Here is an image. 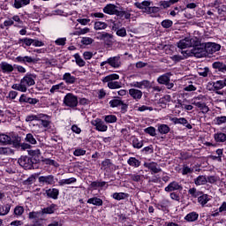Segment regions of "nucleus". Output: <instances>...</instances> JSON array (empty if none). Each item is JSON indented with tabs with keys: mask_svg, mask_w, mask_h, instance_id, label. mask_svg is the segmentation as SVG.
Masks as SVG:
<instances>
[{
	"mask_svg": "<svg viewBox=\"0 0 226 226\" xmlns=\"http://www.w3.org/2000/svg\"><path fill=\"white\" fill-rule=\"evenodd\" d=\"M36 79V75L26 73L21 79L19 84H13L11 86V89L15 91H19L20 93H26L27 87H31V86H34L36 82L34 79Z\"/></svg>",
	"mask_w": 226,
	"mask_h": 226,
	"instance_id": "1",
	"label": "nucleus"
},
{
	"mask_svg": "<svg viewBox=\"0 0 226 226\" xmlns=\"http://www.w3.org/2000/svg\"><path fill=\"white\" fill-rule=\"evenodd\" d=\"M114 80H119V76L116 73L109 74L102 79V82H107L109 89H120L121 82Z\"/></svg>",
	"mask_w": 226,
	"mask_h": 226,
	"instance_id": "2",
	"label": "nucleus"
},
{
	"mask_svg": "<svg viewBox=\"0 0 226 226\" xmlns=\"http://www.w3.org/2000/svg\"><path fill=\"white\" fill-rule=\"evenodd\" d=\"M200 41L197 37H185L177 42L178 49H190L199 45Z\"/></svg>",
	"mask_w": 226,
	"mask_h": 226,
	"instance_id": "3",
	"label": "nucleus"
},
{
	"mask_svg": "<svg viewBox=\"0 0 226 226\" xmlns=\"http://www.w3.org/2000/svg\"><path fill=\"white\" fill-rule=\"evenodd\" d=\"M187 56H194V57H206V47L200 45V42L197 45L192 46L190 51H185Z\"/></svg>",
	"mask_w": 226,
	"mask_h": 226,
	"instance_id": "4",
	"label": "nucleus"
},
{
	"mask_svg": "<svg viewBox=\"0 0 226 226\" xmlns=\"http://www.w3.org/2000/svg\"><path fill=\"white\" fill-rule=\"evenodd\" d=\"M63 102L64 105L70 107V109H75L79 105V98L72 93L67 94Z\"/></svg>",
	"mask_w": 226,
	"mask_h": 226,
	"instance_id": "5",
	"label": "nucleus"
},
{
	"mask_svg": "<svg viewBox=\"0 0 226 226\" xmlns=\"http://www.w3.org/2000/svg\"><path fill=\"white\" fill-rule=\"evenodd\" d=\"M18 163L20 165V167H23V169H26V170H31V169H33L34 162H33V159L29 156H21L18 160Z\"/></svg>",
	"mask_w": 226,
	"mask_h": 226,
	"instance_id": "6",
	"label": "nucleus"
},
{
	"mask_svg": "<svg viewBox=\"0 0 226 226\" xmlns=\"http://www.w3.org/2000/svg\"><path fill=\"white\" fill-rule=\"evenodd\" d=\"M17 63H23L24 64H35L37 61H40V58H34L33 56H17L15 58Z\"/></svg>",
	"mask_w": 226,
	"mask_h": 226,
	"instance_id": "7",
	"label": "nucleus"
},
{
	"mask_svg": "<svg viewBox=\"0 0 226 226\" xmlns=\"http://www.w3.org/2000/svg\"><path fill=\"white\" fill-rule=\"evenodd\" d=\"M38 181L40 185H56V178L53 175L41 176L39 177Z\"/></svg>",
	"mask_w": 226,
	"mask_h": 226,
	"instance_id": "8",
	"label": "nucleus"
},
{
	"mask_svg": "<svg viewBox=\"0 0 226 226\" xmlns=\"http://www.w3.org/2000/svg\"><path fill=\"white\" fill-rule=\"evenodd\" d=\"M91 124L95 126V130H97V132H107V130H109V127L107 124H105V122L102 121L100 118H96L95 120L92 121Z\"/></svg>",
	"mask_w": 226,
	"mask_h": 226,
	"instance_id": "9",
	"label": "nucleus"
},
{
	"mask_svg": "<svg viewBox=\"0 0 226 226\" xmlns=\"http://www.w3.org/2000/svg\"><path fill=\"white\" fill-rule=\"evenodd\" d=\"M102 170H105V172H112V170H116V165L112 163L110 159H105L102 162Z\"/></svg>",
	"mask_w": 226,
	"mask_h": 226,
	"instance_id": "10",
	"label": "nucleus"
},
{
	"mask_svg": "<svg viewBox=\"0 0 226 226\" xmlns=\"http://www.w3.org/2000/svg\"><path fill=\"white\" fill-rule=\"evenodd\" d=\"M170 120L174 123V124H183V126L187 127L188 130H192V128H193V126H192V124H190L188 123V120H186V118L185 117H170Z\"/></svg>",
	"mask_w": 226,
	"mask_h": 226,
	"instance_id": "11",
	"label": "nucleus"
},
{
	"mask_svg": "<svg viewBox=\"0 0 226 226\" xmlns=\"http://www.w3.org/2000/svg\"><path fill=\"white\" fill-rule=\"evenodd\" d=\"M143 166L151 170L152 174H158V172H162V168H160L158 163L154 162H144Z\"/></svg>",
	"mask_w": 226,
	"mask_h": 226,
	"instance_id": "12",
	"label": "nucleus"
},
{
	"mask_svg": "<svg viewBox=\"0 0 226 226\" xmlns=\"http://www.w3.org/2000/svg\"><path fill=\"white\" fill-rule=\"evenodd\" d=\"M222 49L220 44H216L215 42L208 43L207 47H205L206 54H215L218 52Z\"/></svg>",
	"mask_w": 226,
	"mask_h": 226,
	"instance_id": "13",
	"label": "nucleus"
},
{
	"mask_svg": "<svg viewBox=\"0 0 226 226\" xmlns=\"http://www.w3.org/2000/svg\"><path fill=\"white\" fill-rule=\"evenodd\" d=\"M108 64L111 66V68H119L121 66V56H111L108 58Z\"/></svg>",
	"mask_w": 226,
	"mask_h": 226,
	"instance_id": "14",
	"label": "nucleus"
},
{
	"mask_svg": "<svg viewBox=\"0 0 226 226\" xmlns=\"http://www.w3.org/2000/svg\"><path fill=\"white\" fill-rule=\"evenodd\" d=\"M103 13H107V15H116V13H117V6L113 4H107L103 8Z\"/></svg>",
	"mask_w": 226,
	"mask_h": 226,
	"instance_id": "15",
	"label": "nucleus"
},
{
	"mask_svg": "<svg viewBox=\"0 0 226 226\" xmlns=\"http://www.w3.org/2000/svg\"><path fill=\"white\" fill-rule=\"evenodd\" d=\"M129 94L136 102H139L142 98V91L136 88L129 89Z\"/></svg>",
	"mask_w": 226,
	"mask_h": 226,
	"instance_id": "16",
	"label": "nucleus"
},
{
	"mask_svg": "<svg viewBox=\"0 0 226 226\" xmlns=\"http://www.w3.org/2000/svg\"><path fill=\"white\" fill-rule=\"evenodd\" d=\"M0 69L2 70L3 73H11L15 67L11 64H8V62H2L0 64Z\"/></svg>",
	"mask_w": 226,
	"mask_h": 226,
	"instance_id": "17",
	"label": "nucleus"
},
{
	"mask_svg": "<svg viewBox=\"0 0 226 226\" xmlns=\"http://www.w3.org/2000/svg\"><path fill=\"white\" fill-rule=\"evenodd\" d=\"M176 190H183V185H179L177 182H171L165 187V192H176Z\"/></svg>",
	"mask_w": 226,
	"mask_h": 226,
	"instance_id": "18",
	"label": "nucleus"
},
{
	"mask_svg": "<svg viewBox=\"0 0 226 226\" xmlns=\"http://www.w3.org/2000/svg\"><path fill=\"white\" fill-rule=\"evenodd\" d=\"M192 105H195V107H198L200 110H201L202 114H207L209 112V107L206 105V103L201 102H193Z\"/></svg>",
	"mask_w": 226,
	"mask_h": 226,
	"instance_id": "19",
	"label": "nucleus"
},
{
	"mask_svg": "<svg viewBox=\"0 0 226 226\" xmlns=\"http://www.w3.org/2000/svg\"><path fill=\"white\" fill-rule=\"evenodd\" d=\"M63 80H64L65 84H75V82H77V78L72 76V73L70 72H65L63 76Z\"/></svg>",
	"mask_w": 226,
	"mask_h": 226,
	"instance_id": "20",
	"label": "nucleus"
},
{
	"mask_svg": "<svg viewBox=\"0 0 226 226\" xmlns=\"http://www.w3.org/2000/svg\"><path fill=\"white\" fill-rule=\"evenodd\" d=\"M46 195L49 199H54L55 200L59 197V190L53 188V189H49L46 191Z\"/></svg>",
	"mask_w": 226,
	"mask_h": 226,
	"instance_id": "21",
	"label": "nucleus"
},
{
	"mask_svg": "<svg viewBox=\"0 0 226 226\" xmlns=\"http://www.w3.org/2000/svg\"><path fill=\"white\" fill-rule=\"evenodd\" d=\"M194 184L196 186H202L207 184V177L204 175H200L194 179Z\"/></svg>",
	"mask_w": 226,
	"mask_h": 226,
	"instance_id": "22",
	"label": "nucleus"
},
{
	"mask_svg": "<svg viewBox=\"0 0 226 226\" xmlns=\"http://www.w3.org/2000/svg\"><path fill=\"white\" fill-rule=\"evenodd\" d=\"M31 3V0H14V8L19 10V8H23V6H27Z\"/></svg>",
	"mask_w": 226,
	"mask_h": 226,
	"instance_id": "23",
	"label": "nucleus"
},
{
	"mask_svg": "<svg viewBox=\"0 0 226 226\" xmlns=\"http://www.w3.org/2000/svg\"><path fill=\"white\" fill-rule=\"evenodd\" d=\"M213 68H215V70H218V72H222V73H225L226 72V64L221 62H215L212 64Z\"/></svg>",
	"mask_w": 226,
	"mask_h": 226,
	"instance_id": "24",
	"label": "nucleus"
},
{
	"mask_svg": "<svg viewBox=\"0 0 226 226\" xmlns=\"http://www.w3.org/2000/svg\"><path fill=\"white\" fill-rule=\"evenodd\" d=\"M158 132L161 133V135H167L169 132H170V127L165 124H161L158 125Z\"/></svg>",
	"mask_w": 226,
	"mask_h": 226,
	"instance_id": "25",
	"label": "nucleus"
},
{
	"mask_svg": "<svg viewBox=\"0 0 226 226\" xmlns=\"http://www.w3.org/2000/svg\"><path fill=\"white\" fill-rule=\"evenodd\" d=\"M56 207H57V206H56V204H52L49 207L43 208L41 211V215H52L56 211Z\"/></svg>",
	"mask_w": 226,
	"mask_h": 226,
	"instance_id": "26",
	"label": "nucleus"
},
{
	"mask_svg": "<svg viewBox=\"0 0 226 226\" xmlns=\"http://www.w3.org/2000/svg\"><path fill=\"white\" fill-rule=\"evenodd\" d=\"M0 144L8 145L12 144L11 137L7 134H0Z\"/></svg>",
	"mask_w": 226,
	"mask_h": 226,
	"instance_id": "27",
	"label": "nucleus"
},
{
	"mask_svg": "<svg viewBox=\"0 0 226 226\" xmlns=\"http://www.w3.org/2000/svg\"><path fill=\"white\" fill-rule=\"evenodd\" d=\"M157 82L159 84H162L165 86V84H168V82H170V76L166 73L163 75H161L158 79H157Z\"/></svg>",
	"mask_w": 226,
	"mask_h": 226,
	"instance_id": "28",
	"label": "nucleus"
},
{
	"mask_svg": "<svg viewBox=\"0 0 226 226\" xmlns=\"http://www.w3.org/2000/svg\"><path fill=\"white\" fill-rule=\"evenodd\" d=\"M72 183H77V178L71 177V178H65L61 179L58 182L59 186H64V185H72Z\"/></svg>",
	"mask_w": 226,
	"mask_h": 226,
	"instance_id": "29",
	"label": "nucleus"
},
{
	"mask_svg": "<svg viewBox=\"0 0 226 226\" xmlns=\"http://www.w3.org/2000/svg\"><path fill=\"white\" fill-rule=\"evenodd\" d=\"M87 204H93V206H103V200L100 198H90L87 200Z\"/></svg>",
	"mask_w": 226,
	"mask_h": 226,
	"instance_id": "30",
	"label": "nucleus"
},
{
	"mask_svg": "<svg viewBox=\"0 0 226 226\" xmlns=\"http://www.w3.org/2000/svg\"><path fill=\"white\" fill-rule=\"evenodd\" d=\"M38 121H41V124L43 128H49V126H50V117L48 115L44 114V117Z\"/></svg>",
	"mask_w": 226,
	"mask_h": 226,
	"instance_id": "31",
	"label": "nucleus"
},
{
	"mask_svg": "<svg viewBox=\"0 0 226 226\" xmlns=\"http://www.w3.org/2000/svg\"><path fill=\"white\" fill-rule=\"evenodd\" d=\"M43 117H45V114L29 115L26 117V121L29 123L31 121H38L39 119H42Z\"/></svg>",
	"mask_w": 226,
	"mask_h": 226,
	"instance_id": "32",
	"label": "nucleus"
},
{
	"mask_svg": "<svg viewBox=\"0 0 226 226\" xmlns=\"http://www.w3.org/2000/svg\"><path fill=\"white\" fill-rule=\"evenodd\" d=\"M25 140L28 143V144H32L33 146L38 144V141H36V136L33 135V133H27Z\"/></svg>",
	"mask_w": 226,
	"mask_h": 226,
	"instance_id": "33",
	"label": "nucleus"
},
{
	"mask_svg": "<svg viewBox=\"0 0 226 226\" xmlns=\"http://www.w3.org/2000/svg\"><path fill=\"white\" fill-rule=\"evenodd\" d=\"M107 27H109V25H107V23L102 22V21H96L94 23V29H95V31H102L103 29H107Z\"/></svg>",
	"mask_w": 226,
	"mask_h": 226,
	"instance_id": "34",
	"label": "nucleus"
},
{
	"mask_svg": "<svg viewBox=\"0 0 226 226\" xmlns=\"http://www.w3.org/2000/svg\"><path fill=\"white\" fill-rule=\"evenodd\" d=\"M127 163L131 167H140V161L135 157H130L127 161Z\"/></svg>",
	"mask_w": 226,
	"mask_h": 226,
	"instance_id": "35",
	"label": "nucleus"
},
{
	"mask_svg": "<svg viewBox=\"0 0 226 226\" xmlns=\"http://www.w3.org/2000/svg\"><path fill=\"white\" fill-rule=\"evenodd\" d=\"M136 8H139V10H144V8L147 10V8H149L151 6V2L149 1H143L142 3H135L134 4Z\"/></svg>",
	"mask_w": 226,
	"mask_h": 226,
	"instance_id": "36",
	"label": "nucleus"
},
{
	"mask_svg": "<svg viewBox=\"0 0 226 226\" xmlns=\"http://www.w3.org/2000/svg\"><path fill=\"white\" fill-rule=\"evenodd\" d=\"M214 139L216 142H225L226 141V134L223 132H217L214 135Z\"/></svg>",
	"mask_w": 226,
	"mask_h": 226,
	"instance_id": "37",
	"label": "nucleus"
},
{
	"mask_svg": "<svg viewBox=\"0 0 226 226\" xmlns=\"http://www.w3.org/2000/svg\"><path fill=\"white\" fill-rule=\"evenodd\" d=\"M30 154L33 156L35 162L41 160V152H40V149L33 150L32 152H30Z\"/></svg>",
	"mask_w": 226,
	"mask_h": 226,
	"instance_id": "38",
	"label": "nucleus"
},
{
	"mask_svg": "<svg viewBox=\"0 0 226 226\" xmlns=\"http://www.w3.org/2000/svg\"><path fill=\"white\" fill-rule=\"evenodd\" d=\"M188 193L189 195H191V197H193L194 199H197V197H200V195H202V192L200 191H198L195 187L189 189Z\"/></svg>",
	"mask_w": 226,
	"mask_h": 226,
	"instance_id": "39",
	"label": "nucleus"
},
{
	"mask_svg": "<svg viewBox=\"0 0 226 226\" xmlns=\"http://www.w3.org/2000/svg\"><path fill=\"white\" fill-rule=\"evenodd\" d=\"M144 146V142L136 137H132V147L136 149H140Z\"/></svg>",
	"mask_w": 226,
	"mask_h": 226,
	"instance_id": "40",
	"label": "nucleus"
},
{
	"mask_svg": "<svg viewBox=\"0 0 226 226\" xmlns=\"http://www.w3.org/2000/svg\"><path fill=\"white\" fill-rule=\"evenodd\" d=\"M198 202L201 205V206H206L207 202H209V196H207V194H201L198 197Z\"/></svg>",
	"mask_w": 226,
	"mask_h": 226,
	"instance_id": "41",
	"label": "nucleus"
},
{
	"mask_svg": "<svg viewBox=\"0 0 226 226\" xmlns=\"http://www.w3.org/2000/svg\"><path fill=\"white\" fill-rule=\"evenodd\" d=\"M182 176H187V174L193 173V168L189 167L186 164H184L181 170Z\"/></svg>",
	"mask_w": 226,
	"mask_h": 226,
	"instance_id": "42",
	"label": "nucleus"
},
{
	"mask_svg": "<svg viewBox=\"0 0 226 226\" xmlns=\"http://www.w3.org/2000/svg\"><path fill=\"white\" fill-rule=\"evenodd\" d=\"M112 197L115 200H124L128 195L124 192H114Z\"/></svg>",
	"mask_w": 226,
	"mask_h": 226,
	"instance_id": "43",
	"label": "nucleus"
},
{
	"mask_svg": "<svg viewBox=\"0 0 226 226\" xmlns=\"http://www.w3.org/2000/svg\"><path fill=\"white\" fill-rule=\"evenodd\" d=\"M74 58L76 61V64H78V66H79L80 68H82V66H86V61H84V59L80 57V55L75 54Z\"/></svg>",
	"mask_w": 226,
	"mask_h": 226,
	"instance_id": "44",
	"label": "nucleus"
},
{
	"mask_svg": "<svg viewBox=\"0 0 226 226\" xmlns=\"http://www.w3.org/2000/svg\"><path fill=\"white\" fill-rule=\"evenodd\" d=\"M199 218V214L192 212L185 216L187 222H195Z\"/></svg>",
	"mask_w": 226,
	"mask_h": 226,
	"instance_id": "45",
	"label": "nucleus"
},
{
	"mask_svg": "<svg viewBox=\"0 0 226 226\" xmlns=\"http://www.w3.org/2000/svg\"><path fill=\"white\" fill-rule=\"evenodd\" d=\"M10 209H11V206H10V204L3 206L2 207H0V215L2 216L8 215L10 213Z\"/></svg>",
	"mask_w": 226,
	"mask_h": 226,
	"instance_id": "46",
	"label": "nucleus"
},
{
	"mask_svg": "<svg viewBox=\"0 0 226 226\" xmlns=\"http://www.w3.org/2000/svg\"><path fill=\"white\" fill-rule=\"evenodd\" d=\"M214 123H215V124H217L218 126H220V124H225L226 116L216 117L214 119Z\"/></svg>",
	"mask_w": 226,
	"mask_h": 226,
	"instance_id": "47",
	"label": "nucleus"
},
{
	"mask_svg": "<svg viewBox=\"0 0 226 226\" xmlns=\"http://www.w3.org/2000/svg\"><path fill=\"white\" fill-rule=\"evenodd\" d=\"M0 154L10 156V154H13V149L10 147H0Z\"/></svg>",
	"mask_w": 226,
	"mask_h": 226,
	"instance_id": "48",
	"label": "nucleus"
},
{
	"mask_svg": "<svg viewBox=\"0 0 226 226\" xmlns=\"http://www.w3.org/2000/svg\"><path fill=\"white\" fill-rule=\"evenodd\" d=\"M198 73L200 77H207V75H211V71H209V67H205L203 69H199Z\"/></svg>",
	"mask_w": 226,
	"mask_h": 226,
	"instance_id": "49",
	"label": "nucleus"
},
{
	"mask_svg": "<svg viewBox=\"0 0 226 226\" xmlns=\"http://www.w3.org/2000/svg\"><path fill=\"white\" fill-rule=\"evenodd\" d=\"M120 105H123V101L119 98L113 99L109 102V106L112 108L120 107Z\"/></svg>",
	"mask_w": 226,
	"mask_h": 226,
	"instance_id": "50",
	"label": "nucleus"
},
{
	"mask_svg": "<svg viewBox=\"0 0 226 226\" xmlns=\"http://www.w3.org/2000/svg\"><path fill=\"white\" fill-rule=\"evenodd\" d=\"M145 133H148L150 137H156V129L153 126L144 129Z\"/></svg>",
	"mask_w": 226,
	"mask_h": 226,
	"instance_id": "51",
	"label": "nucleus"
},
{
	"mask_svg": "<svg viewBox=\"0 0 226 226\" xmlns=\"http://www.w3.org/2000/svg\"><path fill=\"white\" fill-rule=\"evenodd\" d=\"M104 121L106 123H116L117 121V117L115 115H108L104 117Z\"/></svg>",
	"mask_w": 226,
	"mask_h": 226,
	"instance_id": "52",
	"label": "nucleus"
},
{
	"mask_svg": "<svg viewBox=\"0 0 226 226\" xmlns=\"http://www.w3.org/2000/svg\"><path fill=\"white\" fill-rule=\"evenodd\" d=\"M213 87L215 89V91H218L220 89H223L224 85H223V80H218L216 82L213 83Z\"/></svg>",
	"mask_w": 226,
	"mask_h": 226,
	"instance_id": "53",
	"label": "nucleus"
},
{
	"mask_svg": "<svg viewBox=\"0 0 226 226\" xmlns=\"http://www.w3.org/2000/svg\"><path fill=\"white\" fill-rule=\"evenodd\" d=\"M63 85H64L63 83H59V84H57V85H54V86L50 88L49 92H50L52 94H54V93L59 92L60 89H63Z\"/></svg>",
	"mask_w": 226,
	"mask_h": 226,
	"instance_id": "54",
	"label": "nucleus"
},
{
	"mask_svg": "<svg viewBox=\"0 0 226 226\" xmlns=\"http://www.w3.org/2000/svg\"><path fill=\"white\" fill-rule=\"evenodd\" d=\"M172 24H174V22H172V20L164 19L162 21L161 26H162L164 27V29H169L170 27H172Z\"/></svg>",
	"mask_w": 226,
	"mask_h": 226,
	"instance_id": "55",
	"label": "nucleus"
},
{
	"mask_svg": "<svg viewBox=\"0 0 226 226\" xmlns=\"http://www.w3.org/2000/svg\"><path fill=\"white\" fill-rule=\"evenodd\" d=\"M185 102L186 100L183 101L182 102H179L181 109H185V110H193V106L192 104L185 103Z\"/></svg>",
	"mask_w": 226,
	"mask_h": 226,
	"instance_id": "56",
	"label": "nucleus"
},
{
	"mask_svg": "<svg viewBox=\"0 0 226 226\" xmlns=\"http://www.w3.org/2000/svg\"><path fill=\"white\" fill-rule=\"evenodd\" d=\"M33 39H29L27 37L19 39V43H25L26 47H31V45H33Z\"/></svg>",
	"mask_w": 226,
	"mask_h": 226,
	"instance_id": "57",
	"label": "nucleus"
},
{
	"mask_svg": "<svg viewBox=\"0 0 226 226\" xmlns=\"http://www.w3.org/2000/svg\"><path fill=\"white\" fill-rule=\"evenodd\" d=\"M14 215L16 216H22V215H24V207H16L14 208Z\"/></svg>",
	"mask_w": 226,
	"mask_h": 226,
	"instance_id": "58",
	"label": "nucleus"
},
{
	"mask_svg": "<svg viewBox=\"0 0 226 226\" xmlns=\"http://www.w3.org/2000/svg\"><path fill=\"white\" fill-rule=\"evenodd\" d=\"M112 38H114V35H112V34L104 32V37L102 41H108V43H110L112 41Z\"/></svg>",
	"mask_w": 226,
	"mask_h": 226,
	"instance_id": "59",
	"label": "nucleus"
},
{
	"mask_svg": "<svg viewBox=\"0 0 226 226\" xmlns=\"http://www.w3.org/2000/svg\"><path fill=\"white\" fill-rule=\"evenodd\" d=\"M93 41H94V40H93V38H90V37H83L81 40V43L83 45H91Z\"/></svg>",
	"mask_w": 226,
	"mask_h": 226,
	"instance_id": "60",
	"label": "nucleus"
},
{
	"mask_svg": "<svg viewBox=\"0 0 226 226\" xmlns=\"http://www.w3.org/2000/svg\"><path fill=\"white\" fill-rule=\"evenodd\" d=\"M44 163H46V165H52L53 167L56 168L59 167V163L51 159H44Z\"/></svg>",
	"mask_w": 226,
	"mask_h": 226,
	"instance_id": "61",
	"label": "nucleus"
},
{
	"mask_svg": "<svg viewBox=\"0 0 226 226\" xmlns=\"http://www.w3.org/2000/svg\"><path fill=\"white\" fill-rule=\"evenodd\" d=\"M117 36H120L121 38H124L126 36V28L122 27L117 30Z\"/></svg>",
	"mask_w": 226,
	"mask_h": 226,
	"instance_id": "62",
	"label": "nucleus"
},
{
	"mask_svg": "<svg viewBox=\"0 0 226 226\" xmlns=\"http://www.w3.org/2000/svg\"><path fill=\"white\" fill-rule=\"evenodd\" d=\"M56 45H59L64 47V45H66V37L58 38L55 41Z\"/></svg>",
	"mask_w": 226,
	"mask_h": 226,
	"instance_id": "63",
	"label": "nucleus"
},
{
	"mask_svg": "<svg viewBox=\"0 0 226 226\" xmlns=\"http://www.w3.org/2000/svg\"><path fill=\"white\" fill-rule=\"evenodd\" d=\"M162 9L160 7H148L147 8V13H158V11H160Z\"/></svg>",
	"mask_w": 226,
	"mask_h": 226,
	"instance_id": "64",
	"label": "nucleus"
}]
</instances>
